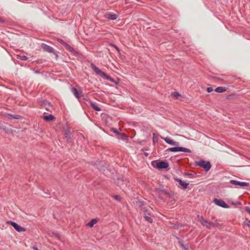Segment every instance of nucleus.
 I'll use <instances>...</instances> for the list:
<instances>
[{
	"label": "nucleus",
	"instance_id": "nucleus-3",
	"mask_svg": "<svg viewBox=\"0 0 250 250\" xmlns=\"http://www.w3.org/2000/svg\"><path fill=\"white\" fill-rule=\"evenodd\" d=\"M167 151H171L173 152H187V153H190L191 151V150L187 148L184 147H180V146H177V147H170L168 148L167 150Z\"/></svg>",
	"mask_w": 250,
	"mask_h": 250
},
{
	"label": "nucleus",
	"instance_id": "nucleus-22",
	"mask_svg": "<svg viewBox=\"0 0 250 250\" xmlns=\"http://www.w3.org/2000/svg\"><path fill=\"white\" fill-rule=\"evenodd\" d=\"M9 118L10 119H21V117L19 115H16L14 114H8Z\"/></svg>",
	"mask_w": 250,
	"mask_h": 250
},
{
	"label": "nucleus",
	"instance_id": "nucleus-32",
	"mask_svg": "<svg viewBox=\"0 0 250 250\" xmlns=\"http://www.w3.org/2000/svg\"><path fill=\"white\" fill-rule=\"evenodd\" d=\"M110 45L111 46H113L114 48H115V49L117 50V51H118V52L120 51L119 48L116 45H115V44H110Z\"/></svg>",
	"mask_w": 250,
	"mask_h": 250
},
{
	"label": "nucleus",
	"instance_id": "nucleus-34",
	"mask_svg": "<svg viewBox=\"0 0 250 250\" xmlns=\"http://www.w3.org/2000/svg\"><path fill=\"white\" fill-rule=\"evenodd\" d=\"M45 102H48L46 101H45V100H42V101H41V104H42V106H43V107H45Z\"/></svg>",
	"mask_w": 250,
	"mask_h": 250
},
{
	"label": "nucleus",
	"instance_id": "nucleus-38",
	"mask_svg": "<svg viewBox=\"0 0 250 250\" xmlns=\"http://www.w3.org/2000/svg\"><path fill=\"white\" fill-rule=\"evenodd\" d=\"M155 136V133H153V137L154 138Z\"/></svg>",
	"mask_w": 250,
	"mask_h": 250
},
{
	"label": "nucleus",
	"instance_id": "nucleus-33",
	"mask_svg": "<svg viewBox=\"0 0 250 250\" xmlns=\"http://www.w3.org/2000/svg\"><path fill=\"white\" fill-rule=\"evenodd\" d=\"M245 210L248 212L249 213V214H250V207H246L245 208Z\"/></svg>",
	"mask_w": 250,
	"mask_h": 250
},
{
	"label": "nucleus",
	"instance_id": "nucleus-13",
	"mask_svg": "<svg viewBox=\"0 0 250 250\" xmlns=\"http://www.w3.org/2000/svg\"><path fill=\"white\" fill-rule=\"evenodd\" d=\"M65 139L66 140L67 142H70L71 139V133L68 129H66L64 132Z\"/></svg>",
	"mask_w": 250,
	"mask_h": 250
},
{
	"label": "nucleus",
	"instance_id": "nucleus-26",
	"mask_svg": "<svg viewBox=\"0 0 250 250\" xmlns=\"http://www.w3.org/2000/svg\"><path fill=\"white\" fill-rule=\"evenodd\" d=\"M120 135H121L122 138L124 140H127L128 139V136L124 133H120Z\"/></svg>",
	"mask_w": 250,
	"mask_h": 250
},
{
	"label": "nucleus",
	"instance_id": "nucleus-30",
	"mask_svg": "<svg viewBox=\"0 0 250 250\" xmlns=\"http://www.w3.org/2000/svg\"><path fill=\"white\" fill-rule=\"evenodd\" d=\"M244 223L245 225L247 226L250 227V221L246 220L244 222Z\"/></svg>",
	"mask_w": 250,
	"mask_h": 250
},
{
	"label": "nucleus",
	"instance_id": "nucleus-31",
	"mask_svg": "<svg viewBox=\"0 0 250 250\" xmlns=\"http://www.w3.org/2000/svg\"><path fill=\"white\" fill-rule=\"evenodd\" d=\"M207 91L208 93H210L213 91V88L211 87H208L207 89Z\"/></svg>",
	"mask_w": 250,
	"mask_h": 250
},
{
	"label": "nucleus",
	"instance_id": "nucleus-29",
	"mask_svg": "<svg viewBox=\"0 0 250 250\" xmlns=\"http://www.w3.org/2000/svg\"><path fill=\"white\" fill-rule=\"evenodd\" d=\"M111 130L114 132V133H116L117 134L120 135V133L118 131L117 129L115 128H112L111 129Z\"/></svg>",
	"mask_w": 250,
	"mask_h": 250
},
{
	"label": "nucleus",
	"instance_id": "nucleus-2",
	"mask_svg": "<svg viewBox=\"0 0 250 250\" xmlns=\"http://www.w3.org/2000/svg\"><path fill=\"white\" fill-rule=\"evenodd\" d=\"M196 165L203 168L205 171H208L211 167V165L209 161H205L203 160L196 162Z\"/></svg>",
	"mask_w": 250,
	"mask_h": 250
},
{
	"label": "nucleus",
	"instance_id": "nucleus-8",
	"mask_svg": "<svg viewBox=\"0 0 250 250\" xmlns=\"http://www.w3.org/2000/svg\"><path fill=\"white\" fill-rule=\"evenodd\" d=\"M63 46L65 47V48L69 51L70 52H71L72 54H73L75 56H78L79 55V53L75 50L73 47H72L71 45L68 44L67 43H65Z\"/></svg>",
	"mask_w": 250,
	"mask_h": 250
},
{
	"label": "nucleus",
	"instance_id": "nucleus-10",
	"mask_svg": "<svg viewBox=\"0 0 250 250\" xmlns=\"http://www.w3.org/2000/svg\"><path fill=\"white\" fill-rule=\"evenodd\" d=\"M169 164L167 162L161 161L157 164L156 167L158 169H163L167 168Z\"/></svg>",
	"mask_w": 250,
	"mask_h": 250
},
{
	"label": "nucleus",
	"instance_id": "nucleus-15",
	"mask_svg": "<svg viewBox=\"0 0 250 250\" xmlns=\"http://www.w3.org/2000/svg\"><path fill=\"white\" fill-rule=\"evenodd\" d=\"M90 105L96 111H100L101 110V108L98 106L96 103L94 102H91Z\"/></svg>",
	"mask_w": 250,
	"mask_h": 250
},
{
	"label": "nucleus",
	"instance_id": "nucleus-7",
	"mask_svg": "<svg viewBox=\"0 0 250 250\" xmlns=\"http://www.w3.org/2000/svg\"><path fill=\"white\" fill-rule=\"evenodd\" d=\"M230 183L234 186H239L241 187H247L249 185V183L245 182H239L234 180H230Z\"/></svg>",
	"mask_w": 250,
	"mask_h": 250
},
{
	"label": "nucleus",
	"instance_id": "nucleus-20",
	"mask_svg": "<svg viewBox=\"0 0 250 250\" xmlns=\"http://www.w3.org/2000/svg\"><path fill=\"white\" fill-rule=\"evenodd\" d=\"M44 107L48 111H51L53 109V107L49 102H45V107Z\"/></svg>",
	"mask_w": 250,
	"mask_h": 250
},
{
	"label": "nucleus",
	"instance_id": "nucleus-27",
	"mask_svg": "<svg viewBox=\"0 0 250 250\" xmlns=\"http://www.w3.org/2000/svg\"><path fill=\"white\" fill-rule=\"evenodd\" d=\"M113 198L118 201H120L122 199V197L120 195H114Z\"/></svg>",
	"mask_w": 250,
	"mask_h": 250
},
{
	"label": "nucleus",
	"instance_id": "nucleus-5",
	"mask_svg": "<svg viewBox=\"0 0 250 250\" xmlns=\"http://www.w3.org/2000/svg\"><path fill=\"white\" fill-rule=\"evenodd\" d=\"M151 210L152 209L149 208L145 209L144 211L145 213L144 215V217L145 219V220L150 223H152L153 222V219L150 217V216L151 215Z\"/></svg>",
	"mask_w": 250,
	"mask_h": 250
},
{
	"label": "nucleus",
	"instance_id": "nucleus-35",
	"mask_svg": "<svg viewBox=\"0 0 250 250\" xmlns=\"http://www.w3.org/2000/svg\"><path fill=\"white\" fill-rule=\"evenodd\" d=\"M179 243L182 248H184L185 250H188V248L181 242H179Z\"/></svg>",
	"mask_w": 250,
	"mask_h": 250
},
{
	"label": "nucleus",
	"instance_id": "nucleus-24",
	"mask_svg": "<svg viewBox=\"0 0 250 250\" xmlns=\"http://www.w3.org/2000/svg\"><path fill=\"white\" fill-rule=\"evenodd\" d=\"M18 57L22 61H26L28 59V57L24 55H18Z\"/></svg>",
	"mask_w": 250,
	"mask_h": 250
},
{
	"label": "nucleus",
	"instance_id": "nucleus-36",
	"mask_svg": "<svg viewBox=\"0 0 250 250\" xmlns=\"http://www.w3.org/2000/svg\"><path fill=\"white\" fill-rule=\"evenodd\" d=\"M4 21L3 20H2L0 17V23H3L4 22Z\"/></svg>",
	"mask_w": 250,
	"mask_h": 250
},
{
	"label": "nucleus",
	"instance_id": "nucleus-37",
	"mask_svg": "<svg viewBox=\"0 0 250 250\" xmlns=\"http://www.w3.org/2000/svg\"><path fill=\"white\" fill-rule=\"evenodd\" d=\"M33 250H38V249L36 247H33Z\"/></svg>",
	"mask_w": 250,
	"mask_h": 250
},
{
	"label": "nucleus",
	"instance_id": "nucleus-4",
	"mask_svg": "<svg viewBox=\"0 0 250 250\" xmlns=\"http://www.w3.org/2000/svg\"><path fill=\"white\" fill-rule=\"evenodd\" d=\"M8 224H10L18 232H24L26 229L21 226L19 225L17 223L12 221H8L6 222Z\"/></svg>",
	"mask_w": 250,
	"mask_h": 250
},
{
	"label": "nucleus",
	"instance_id": "nucleus-17",
	"mask_svg": "<svg viewBox=\"0 0 250 250\" xmlns=\"http://www.w3.org/2000/svg\"><path fill=\"white\" fill-rule=\"evenodd\" d=\"M91 67L92 69L97 74L99 75L100 73H101L102 70L96 66L94 64L92 63L91 64Z\"/></svg>",
	"mask_w": 250,
	"mask_h": 250
},
{
	"label": "nucleus",
	"instance_id": "nucleus-6",
	"mask_svg": "<svg viewBox=\"0 0 250 250\" xmlns=\"http://www.w3.org/2000/svg\"><path fill=\"white\" fill-rule=\"evenodd\" d=\"M213 202L218 206L221 207L223 208H228L229 206L223 200L221 199H214Z\"/></svg>",
	"mask_w": 250,
	"mask_h": 250
},
{
	"label": "nucleus",
	"instance_id": "nucleus-11",
	"mask_svg": "<svg viewBox=\"0 0 250 250\" xmlns=\"http://www.w3.org/2000/svg\"><path fill=\"white\" fill-rule=\"evenodd\" d=\"M175 180L179 183L181 187L185 189L188 188V183H186L185 182L183 181L182 180L179 178H174Z\"/></svg>",
	"mask_w": 250,
	"mask_h": 250
},
{
	"label": "nucleus",
	"instance_id": "nucleus-18",
	"mask_svg": "<svg viewBox=\"0 0 250 250\" xmlns=\"http://www.w3.org/2000/svg\"><path fill=\"white\" fill-rule=\"evenodd\" d=\"M227 88L223 86L218 87L215 89V91L217 93H222L225 92Z\"/></svg>",
	"mask_w": 250,
	"mask_h": 250
},
{
	"label": "nucleus",
	"instance_id": "nucleus-16",
	"mask_svg": "<svg viewBox=\"0 0 250 250\" xmlns=\"http://www.w3.org/2000/svg\"><path fill=\"white\" fill-rule=\"evenodd\" d=\"M106 18L109 20H115L117 18V16L116 14L108 13L106 14Z\"/></svg>",
	"mask_w": 250,
	"mask_h": 250
},
{
	"label": "nucleus",
	"instance_id": "nucleus-14",
	"mask_svg": "<svg viewBox=\"0 0 250 250\" xmlns=\"http://www.w3.org/2000/svg\"><path fill=\"white\" fill-rule=\"evenodd\" d=\"M43 119L47 122H50L54 120L55 117L52 114H49L47 116H44L42 117Z\"/></svg>",
	"mask_w": 250,
	"mask_h": 250
},
{
	"label": "nucleus",
	"instance_id": "nucleus-1",
	"mask_svg": "<svg viewBox=\"0 0 250 250\" xmlns=\"http://www.w3.org/2000/svg\"><path fill=\"white\" fill-rule=\"evenodd\" d=\"M197 217L200 223L207 229H211L218 226L217 223L208 222L201 216L198 215Z\"/></svg>",
	"mask_w": 250,
	"mask_h": 250
},
{
	"label": "nucleus",
	"instance_id": "nucleus-9",
	"mask_svg": "<svg viewBox=\"0 0 250 250\" xmlns=\"http://www.w3.org/2000/svg\"><path fill=\"white\" fill-rule=\"evenodd\" d=\"M42 49L46 52H48L49 53H55L54 48L48 45H47L45 43H42Z\"/></svg>",
	"mask_w": 250,
	"mask_h": 250
},
{
	"label": "nucleus",
	"instance_id": "nucleus-19",
	"mask_svg": "<svg viewBox=\"0 0 250 250\" xmlns=\"http://www.w3.org/2000/svg\"><path fill=\"white\" fill-rule=\"evenodd\" d=\"M98 220L97 219H92L89 223L87 224V226L90 228L93 227L94 225L97 223Z\"/></svg>",
	"mask_w": 250,
	"mask_h": 250
},
{
	"label": "nucleus",
	"instance_id": "nucleus-23",
	"mask_svg": "<svg viewBox=\"0 0 250 250\" xmlns=\"http://www.w3.org/2000/svg\"><path fill=\"white\" fill-rule=\"evenodd\" d=\"M99 75H100L102 78H104V79H105L106 80L109 79V77L108 75H107L103 71H101V73H100Z\"/></svg>",
	"mask_w": 250,
	"mask_h": 250
},
{
	"label": "nucleus",
	"instance_id": "nucleus-12",
	"mask_svg": "<svg viewBox=\"0 0 250 250\" xmlns=\"http://www.w3.org/2000/svg\"><path fill=\"white\" fill-rule=\"evenodd\" d=\"M163 139L165 140V141L168 144L173 145V146H177L178 145V143L177 142H176L174 141L173 140L169 138H163Z\"/></svg>",
	"mask_w": 250,
	"mask_h": 250
},
{
	"label": "nucleus",
	"instance_id": "nucleus-25",
	"mask_svg": "<svg viewBox=\"0 0 250 250\" xmlns=\"http://www.w3.org/2000/svg\"><path fill=\"white\" fill-rule=\"evenodd\" d=\"M172 96L175 98V99H178V98L180 96V94L179 92H175L172 94Z\"/></svg>",
	"mask_w": 250,
	"mask_h": 250
},
{
	"label": "nucleus",
	"instance_id": "nucleus-21",
	"mask_svg": "<svg viewBox=\"0 0 250 250\" xmlns=\"http://www.w3.org/2000/svg\"><path fill=\"white\" fill-rule=\"evenodd\" d=\"M71 92L73 93V94L74 95L75 97L77 98V99H79L80 98V96H79V95L78 94V92L77 90V89L75 88H71Z\"/></svg>",
	"mask_w": 250,
	"mask_h": 250
},
{
	"label": "nucleus",
	"instance_id": "nucleus-28",
	"mask_svg": "<svg viewBox=\"0 0 250 250\" xmlns=\"http://www.w3.org/2000/svg\"><path fill=\"white\" fill-rule=\"evenodd\" d=\"M57 40L58 42H59L60 43H61L63 46L64 45V44L66 43L64 41L61 39H57Z\"/></svg>",
	"mask_w": 250,
	"mask_h": 250
}]
</instances>
